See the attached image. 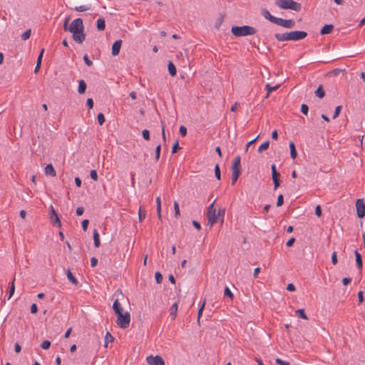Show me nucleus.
<instances>
[{"label":"nucleus","instance_id":"obj_10","mask_svg":"<svg viewBox=\"0 0 365 365\" xmlns=\"http://www.w3.org/2000/svg\"><path fill=\"white\" fill-rule=\"evenodd\" d=\"M51 207V212L50 213L51 222L53 226H57L58 227H61V223L60 219L58 217V215L54 210L53 207Z\"/></svg>","mask_w":365,"mask_h":365},{"label":"nucleus","instance_id":"obj_30","mask_svg":"<svg viewBox=\"0 0 365 365\" xmlns=\"http://www.w3.org/2000/svg\"><path fill=\"white\" fill-rule=\"evenodd\" d=\"M357 216L362 218L365 216V207H356Z\"/></svg>","mask_w":365,"mask_h":365},{"label":"nucleus","instance_id":"obj_51","mask_svg":"<svg viewBox=\"0 0 365 365\" xmlns=\"http://www.w3.org/2000/svg\"><path fill=\"white\" fill-rule=\"evenodd\" d=\"M308 111H309V106L307 104H302L301 106V112L304 115H307Z\"/></svg>","mask_w":365,"mask_h":365},{"label":"nucleus","instance_id":"obj_29","mask_svg":"<svg viewBox=\"0 0 365 365\" xmlns=\"http://www.w3.org/2000/svg\"><path fill=\"white\" fill-rule=\"evenodd\" d=\"M279 85L271 86L269 84H266V88L267 90V93L266 95V98H268L271 92L276 91L279 88Z\"/></svg>","mask_w":365,"mask_h":365},{"label":"nucleus","instance_id":"obj_3","mask_svg":"<svg viewBox=\"0 0 365 365\" xmlns=\"http://www.w3.org/2000/svg\"><path fill=\"white\" fill-rule=\"evenodd\" d=\"M275 4L282 9H291L299 11L302 9L301 4L294 0H276Z\"/></svg>","mask_w":365,"mask_h":365},{"label":"nucleus","instance_id":"obj_52","mask_svg":"<svg viewBox=\"0 0 365 365\" xmlns=\"http://www.w3.org/2000/svg\"><path fill=\"white\" fill-rule=\"evenodd\" d=\"M83 61L88 66H91L93 65V62L90 60L87 54L84 55Z\"/></svg>","mask_w":365,"mask_h":365},{"label":"nucleus","instance_id":"obj_37","mask_svg":"<svg viewBox=\"0 0 365 365\" xmlns=\"http://www.w3.org/2000/svg\"><path fill=\"white\" fill-rule=\"evenodd\" d=\"M215 175L218 180L221 179L220 168L218 164L215 166Z\"/></svg>","mask_w":365,"mask_h":365},{"label":"nucleus","instance_id":"obj_11","mask_svg":"<svg viewBox=\"0 0 365 365\" xmlns=\"http://www.w3.org/2000/svg\"><path fill=\"white\" fill-rule=\"evenodd\" d=\"M241 157L240 155H237L234 158L233 163L232 165V171L234 173H241Z\"/></svg>","mask_w":365,"mask_h":365},{"label":"nucleus","instance_id":"obj_25","mask_svg":"<svg viewBox=\"0 0 365 365\" xmlns=\"http://www.w3.org/2000/svg\"><path fill=\"white\" fill-rule=\"evenodd\" d=\"M290 156L292 159H295L297 156V152L293 141L289 143Z\"/></svg>","mask_w":365,"mask_h":365},{"label":"nucleus","instance_id":"obj_62","mask_svg":"<svg viewBox=\"0 0 365 365\" xmlns=\"http://www.w3.org/2000/svg\"><path fill=\"white\" fill-rule=\"evenodd\" d=\"M97 263H98V259L96 258V257H92L91 259V266L92 267H94L97 265Z\"/></svg>","mask_w":365,"mask_h":365},{"label":"nucleus","instance_id":"obj_35","mask_svg":"<svg viewBox=\"0 0 365 365\" xmlns=\"http://www.w3.org/2000/svg\"><path fill=\"white\" fill-rule=\"evenodd\" d=\"M224 296L229 297L231 300L233 299L234 295L228 287L225 289Z\"/></svg>","mask_w":365,"mask_h":365},{"label":"nucleus","instance_id":"obj_20","mask_svg":"<svg viewBox=\"0 0 365 365\" xmlns=\"http://www.w3.org/2000/svg\"><path fill=\"white\" fill-rule=\"evenodd\" d=\"M45 173L46 175L54 177L56 175V170L51 164H48L45 168Z\"/></svg>","mask_w":365,"mask_h":365},{"label":"nucleus","instance_id":"obj_55","mask_svg":"<svg viewBox=\"0 0 365 365\" xmlns=\"http://www.w3.org/2000/svg\"><path fill=\"white\" fill-rule=\"evenodd\" d=\"M70 20V16H68L67 18H66V19L64 20V23H63V30L65 31H68V21Z\"/></svg>","mask_w":365,"mask_h":365},{"label":"nucleus","instance_id":"obj_22","mask_svg":"<svg viewBox=\"0 0 365 365\" xmlns=\"http://www.w3.org/2000/svg\"><path fill=\"white\" fill-rule=\"evenodd\" d=\"M168 72L171 76L174 77L176 76V74H177L176 67L174 65V63L170 61L168 62Z\"/></svg>","mask_w":365,"mask_h":365},{"label":"nucleus","instance_id":"obj_23","mask_svg":"<svg viewBox=\"0 0 365 365\" xmlns=\"http://www.w3.org/2000/svg\"><path fill=\"white\" fill-rule=\"evenodd\" d=\"M272 176L274 182V189L276 190L280 185V173L278 172L277 173L273 174Z\"/></svg>","mask_w":365,"mask_h":365},{"label":"nucleus","instance_id":"obj_24","mask_svg":"<svg viewBox=\"0 0 365 365\" xmlns=\"http://www.w3.org/2000/svg\"><path fill=\"white\" fill-rule=\"evenodd\" d=\"M86 90V83L83 80L78 81V92L79 94H83Z\"/></svg>","mask_w":365,"mask_h":365},{"label":"nucleus","instance_id":"obj_15","mask_svg":"<svg viewBox=\"0 0 365 365\" xmlns=\"http://www.w3.org/2000/svg\"><path fill=\"white\" fill-rule=\"evenodd\" d=\"M91 7H92V4L91 3H87L83 5L75 6L73 7H71V9H73L75 11H78V12H83V11L90 10L91 9Z\"/></svg>","mask_w":365,"mask_h":365},{"label":"nucleus","instance_id":"obj_14","mask_svg":"<svg viewBox=\"0 0 365 365\" xmlns=\"http://www.w3.org/2000/svg\"><path fill=\"white\" fill-rule=\"evenodd\" d=\"M122 46V40L115 41L112 46V55L116 56L119 54Z\"/></svg>","mask_w":365,"mask_h":365},{"label":"nucleus","instance_id":"obj_53","mask_svg":"<svg viewBox=\"0 0 365 365\" xmlns=\"http://www.w3.org/2000/svg\"><path fill=\"white\" fill-rule=\"evenodd\" d=\"M179 132L182 137H185L187 135V128L184 125H181Z\"/></svg>","mask_w":365,"mask_h":365},{"label":"nucleus","instance_id":"obj_1","mask_svg":"<svg viewBox=\"0 0 365 365\" xmlns=\"http://www.w3.org/2000/svg\"><path fill=\"white\" fill-rule=\"evenodd\" d=\"M207 215L208 218V225L210 227L218 221L223 223L225 209L221 208V207H218L217 209V207H208Z\"/></svg>","mask_w":365,"mask_h":365},{"label":"nucleus","instance_id":"obj_27","mask_svg":"<svg viewBox=\"0 0 365 365\" xmlns=\"http://www.w3.org/2000/svg\"><path fill=\"white\" fill-rule=\"evenodd\" d=\"M66 275H67V278L73 284H78V280L76 279V278L73 275V274L71 273V270L69 269H67V272H66Z\"/></svg>","mask_w":365,"mask_h":365},{"label":"nucleus","instance_id":"obj_13","mask_svg":"<svg viewBox=\"0 0 365 365\" xmlns=\"http://www.w3.org/2000/svg\"><path fill=\"white\" fill-rule=\"evenodd\" d=\"M261 14L264 16V18L269 20L270 22L275 24H277L279 18H277V17L271 15V14L267 9H263L262 10Z\"/></svg>","mask_w":365,"mask_h":365},{"label":"nucleus","instance_id":"obj_57","mask_svg":"<svg viewBox=\"0 0 365 365\" xmlns=\"http://www.w3.org/2000/svg\"><path fill=\"white\" fill-rule=\"evenodd\" d=\"M88 224H89V221H88V220H83L82 221V223H81V225H82V228H83V230L84 231H86V230H87Z\"/></svg>","mask_w":365,"mask_h":365},{"label":"nucleus","instance_id":"obj_59","mask_svg":"<svg viewBox=\"0 0 365 365\" xmlns=\"http://www.w3.org/2000/svg\"><path fill=\"white\" fill-rule=\"evenodd\" d=\"M259 135H257L255 139L250 140V142H248L246 145V149H245V152H247L248 150V148L249 147L253 144L256 140L257 139L259 138Z\"/></svg>","mask_w":365,"mask_h":365},{"label":"nucleus","instance_id":"obj_6","mask_svg":"<svg viewBox=\"0 0 365 365\" xmlns=\"http://www.w3.org/2000/svg\"><path fill=\"white\" fill-rule=\"evenodd\" d=\"M72 38L78 43H82L86 40L84 29L71 33Z\"/></svg>","mask_w":365,"mask_h":365},{"label":"nucleus","instance_id":"obj_8","mask_svg":"<svg viewBox=\"0 0 365 365\" xmlns=\"http://www.w3.org/2000/svg\"><path fill=\"white\" fill-rule=\"evenodd\" d=\"M276 24L286 29H292L295 26V21L293 19H284L279 18Z\"/></svg>","mask_w":365,"mask_h":365},{"label":"nucleus","instance_id":"obj_19","mask_svg":"<svg viewBox=\"0 0 365 365\" xmlns=\"http://www.w3.org/2000/svg\"><path fill=\"white\" fill-rule=\"evenodd\" d=\"M354 255H355V257H356V267L359 269H361V268L363 267L361 255L356 250L354 251Z\"/></svg>","mask_w":365,"mask_h":365},{"label":"nucleus","instance_id":"obj_64","mask_svg":"<svg viewBox=\"0 0 365 365\" xmlns=\"http://www.w3.org/2000/svg\"><path fill=\"white\" fill-rule=\"evenodd\" d=\"M84 212V210H83V207H77V210H76V215L78 216H80Z\"/></svg>","mask_w":365,"mask_h":365},{"label":"nucleus","instance_id":"obj_43","mask_svg":"<svg viewBox=\"0 0 365 365\" xmlns=\"http://www.w3.org/2000/svg\"><path fill=\"white\" fill-rule=\"evenodd\" d=\"M297 313L298 314L299 317L304 319H307V317L304 312V309H299L297 311Z\"/></svg>","mask_w":365,"mask_h":365},{"label":"nucleus","instance_id":"obj_54","mask_svg":"<svg viewBox=\"0 0 365 365\" xmlns=\"http://www.w3.org/2000/svg\"><path fill=\"white\" fill-rule=\"evenodd\" d=\"M275 363L279 365H289V362L283 361L279 358L275 359Z\"/></svg>","mask_w":365,"mask_h":365},{"label":"nucleus","instance_id":"obj_12","mask_svg":"<svg viewBox=\"0 0 365 365\" xmlns=\"http://www.w3.org/2000/svg\"><path fill=\"white\" fill-rule=\"evenodd\" d=\"M274 37L279 41H292L291 31L286 32L284 34H279V33L275 34Z\"/></svg>","mask_w":365,"mask_h":365},{"label":"nucleus","instance_id":"obj_63","mask_svg":"<svg viewBox=\"0 0 365 365\" xmlns=\"http://www.w3.org/2000/svg\"><path fill=\"white\" fill-rule=\"evenodd\" d=\"M287 289L289 292H294L295 290V286L293 284L289 283L287 284Z\"/></svg>","mask_w":365,"mask_h":365},{"label":"nucleus","instance_id":"obj_34","mask_svg":"<svg viewBox=\"0 0 365 365\" xmlns=\"http://www.w3.org/2000/svg\"><path fill=\"white\" fill-rule=\"evenodd\" d=\"M113 339V336L109 332H107L105 336V346H107V344L112 342Z\"/></svg>","mask_w":365,"mask_h":365},{"label":"nucleus","instance_id":"obj_39","mask_svg":"<svg viewBox=\"0 0 365 365\" xmlns=\"http://www.w3.org/2000/svg\"><path fill=\"white\" fill-rule=\"evenodd\" d=\"M220 15H221L220 17L217 19V21L215 22V27L216 29H219L220 26H221L222 23L224 21L225 16L223 14H222Z\"/></svg>","mask_w":365,"mask_h":365},{"label":"nucleus","instance_id":"obj_18","mask_svg":"<svg viewBox=\"0 0 365 365\" xmlns=\"http://www.w3.org/2000/svg\"><path fill=\"white\" fill-rule=\"evenodd\" d=\"M43 53H44V48H42L38 58H37V61H36V67L34 68V73H36L38 72L40 68H41V62H42V58H43Z\"/></svg>","mask_w":365,"mask_h":365},{"label":"nucleus","instance_id":"obj_26","mask_svg":"<svg viewBox=\"0 0 365 365\" xmlns=\"http://www.w3.org/2000/svg\"><path fill=\"white\" fill-rule=\"evenodd\" d=\"M316 96H317L319 98H322L325 96V91L324 90L323 86L319 85L317 90L314 92Z\"/></svg>","mask_w":365,"mask_h":365},{"label":"nucleus","instance_id":"obj_31","mask_svg":"<svg viewBox=\"0 0 365 365\" xmlns=\"http://www.w3.org/2000/svg\"><path fill=\"white\" fill-rule=\"evenodd\" d=\"M269 141L267 140L259 146L258 152L262 153V151L267 150L269 148Z\"/></svg>","mask_w":365,"mask_h":365},{"label":"nucleus","instance_id":"obj_36","mask_svg":"<svg viewBox=\"0 0 365 365\" xmlns=\"http://www.w3.org/2000/svg\"><path fill=\"white\" fill-rule=\"evenodd\" d=\"M97 120H98V123L100 125H102L105 123L106 119H105V116L103 113H99L98 114Z\"/></svg>","mask_w":365,"mask_h":365},{"label":"nucleus","instance_id":"obj_58","mask_svg":"<svg viewBox=\"0 0 365 365\" xmlns=\"http://www.w3.org/2000/svg\"><path fill=\"white\" fill-rule=\"evenodd\" d=\"M86 105L87 106L91 109L93 108V101L92 98H88L86 101Z\"/></svg>","mask_w":365,"mask_h":365},{"label":"nucleus","instance_id":"obj_17","mask_svg":"<svg viewBox=\"0 0 365 365\" xmlns=\"http://www.w3.org/2000/svg\"><path fill=\"white\" fill-rule=\"evenodd\" d=\"M113 309L115 314H120L123 312V307L119 302L118 299H116L113 304Z\"/></svg>","mask_w":365,"mask_h":365},{"label":"nucleus","instance_id":"obj_28","mask_svg":"<svg viewBox=\"0 0 365 365\" xmlns=\"http://www.w3.org/2000/svg\"><path fill=\"white\" fill-rule=\"evenodd\" d=\"M93 240H94V246L96 247H98L101 245L100 242V236L96 230H94L93 231Z\"/></svg>","mask_w":365,"mask_h":365},{"label":"nucleus","instance_id":"obj_32","mask_svg":"<svg viewBox=\"0 0 365 365\" xmlns=\"http://www.w3.org/2000/svg\"><path fill=\"white\" fill-rule=\"evenodd\" d=\"M14 282H15V277L13 278L12 282L9 284L10 290H9V299H10L14 293V291H15Z\"/></svg>","mask_w":365,"mask_h":365},{"label":"nucleus","instance_id":"obj_9","mask_svg":"<svg viewBox=\"0 0 365 365\" xmlns=\"http://www.w3.org/2000/svg\"><path fill=\"white\" fill-rule=\"evenodd\" d=\"M307 33L304 31H291L292 41H297L305 38L307 36Z\"/></svg>","mask_w":365,"mask_h":365},{"label":"nucleus","instance_id":"obj_16","mask_svg":"<svg viewBox=\"0 0 365 365\" xmlns=\"http://www.w3.org/2000/svg\"><path fill=\"white\" fill-rule=\"evenodd\" d=\"M334 30L332 24H325L320 30L321 35L329 34Z\"/></svg>","mask_w":365,"mask_h":365},{"label":"nucleus","instance_id":"obj_56","mask_svg":"<svg viewBox=\"0 0 365 365\" xmlns=\"http://www.w3.org/2000/svg\"><path fill=\"white\" fill-rule=\"evenodd\" d=\"M284 203V197L282 195H279L277 197V205H282Z\"/></svg>","mask_w":365,"mask_h":365},{"label":"nucleus","instance_id":"obj_40","mask_svg":"<svg viewBox=\"0 0 365 365\" xmlns=\"http://www.w3.org/2000/svg\"><path fill=\"white\" fill-rule=\"evenodd\" d=\"M31 29L26 30L21 35V39L24 40V41H26V40L29 39L30 38V36H31Z\"/></svg>","mask_w":365,"mask_h":365},{"label":"nucleus","instance_id":"obj_5","mask_svg":"<svg viewBox=\"0 0 365 365\" xmlns=\"http://www.w3.org/2000/svg\"><path fill=\"white\" fill-rule=\"evenodd\" d=\"M84 28L83 19L81 18H77L74 19L68 26V31L71 33L81 30Z\"/></svg>","mask_w":365,"mask_h":365},{"label":"nucleus","instance_id":"obj_48","mask_svg":"<svg viewBox=\"0 0 365 365\" xmlns=\"http://www.w3.org/2000/svg\"><path fill=\"white\" fill-rule=\"evenodd\" d=\"M155 278L156 282L158 284L161 283L163 281V276L159 272H155Z\"/></svg>","mask_w":365,"mask_h":365},{"label":"nucleus","instance_id":"obj_2","mask_svg":"<svg viewBox=\"0 0 365 365\" xmlns=\"http://www.w3.org/2000/svg\"><path fill=\"white\" fill-rule=\"evenodd\" d=\"M231 33L236 37H242L255 34L257 33V29L247 25L242 26H233L231 28Z\"/></svg>","mask_w":365,"mask_h":365},{"label":"nucleus","instance_id":"obj_45","mask_svg":"<svg viewBox=\"0 0 365 365\" xmlns=\"http://www.w3.org/2000/svg\"><path fill=\"white\" fill-rule=\"evenodd\" d=\"M181 148L179 146L178 141L177 140L172 147V153H176Z\"/></svg>","mask_w":365,"mask_h":365},{"label":"nucleus","instance_id":"obj_38","mask_svg":"<svg viewBox=\"0 0 365 365\" xmlns=\"http://www.w3.org/2000/svg\"><path fill=\"white\" fill-rule=\"evenodd\" d=\"M178 310V304L176 303L173 304L171 307V312L170 316L173 319L176 317V312Z\"/></svg>","mask_w":365,"mask_h":365},{"label":"nucleus","instance_id":"obj_44","mask_svg":"<svg viewBox=\"0 0 365 365\" xmlns=\"http://www.w3.org/2000/svg\"><path fill=\"white\" fill-rule=\"evenodd\" d=\"M341 108H342V106H337L336 108H335V110H334V115H333V118L335 119L336 118L341 110Z\"/></svg>","mask_w":365,"mask_h":365},{"label":"nucleus","instance_id":"obj_60","mask_svg":"<svg viewBox=\"0 0 365 365\" xmlns=\"http://www.w3.org/2000/svg\"><path fill=\"white\" fill-rule=\"evenodd\" d=\"M331 262L334 264H336L337 263V257L336 252H334L331 255Z\"/></svg>","mask_w":365,"mask_h":365},{"label":"nucleus","instance_id":"obj_42","mask_svg":"<svg viewBox=\"0 0 365 365\" xmlns=\"http://www.w3.org/2000/svg\"><path fill=\"white\" fill-rule=\"evenodd\" d=\"M205 301L203 302L202 306L200 307V309L198 310V312H197V322L198 323H200V317L202 314V312H203V310H204V307H205Z\"/></svg>","mask_w":365,"mask_h":365},{"label":"nucleus","instance_id":"obj_46","mask_svg":"<svg viewBox=\"0 0 365 365\" xmlns=\"http://www.w3.org/2000/svg\"><path fill=\"white\" fill-rule=\"evenodd\" d=\"M241 173H234L232 174V185H235Z\"/></svg>","mask_w":365,"mask_h":365},{"label":"nucleus","instance_id":"obj_49","mask_svg":"<svg viewBox=\"0 0 365 365\" xmlns=\"http://www.w3.org/2000/svg\"><path fill=\"white\" fill-rule=\"evenodd\" d=\"M50 346H51V342L48 340L43 341L41 344V347L43 349H48L50 347Z\"/></svg>","mask_w":365,"mask_h":365},{"label":"nucleus","instance_id":"obj_41","mask_svg":"<svg viewBox=\"0 0 365 365\" xmlns=\"http://www.w3.org/2000/svg\"><path fill=\"white\" fill-rule=\"evenodd\" d=\"M160 151H161V145L159 144L155 148V160H158L160 155Z\"/></svg>","mask_w":365,"mask_h":365},{"label":"nucleus","instance_id":"obj_61","mask_svg":"<svg viewBox=\"0 0 365 365\" xmlns=\"http://www.w3.org/2000/svg\"><path fill=\"white\" fill-rule=\"evenodd\" d=\"M37 311H38L37 305L36 304H32L31 306V312L32 314H35L37 312Z\"/></svg>","mask_w":365,"mask_h":365},{"label":"nucleus","instance_id":"obj_50","mask_svg":"<svg viewBox=\"0 0 365 365\" xmlns=\"http://www.w3.org/2000/svg\"><path fill=\"white\" fill-rule=\"evenodd\" d=\"M90 176H91V179H93V180H95V181L98 180V177L97 171L96 170H91Z\"/></svg>","mask_w":365,"mask_h":365},{"label":"nucleus","instance_id":"obj_21","mask_svg":"<svg viewBox=\"0 0 365 365\" xmlns=\"http://www.w3.org/2000/svg\"><path fill=\"white\" fill-rule=\"evenodd\" d=\"M96 28L98 31H102L106 29V21L103 18H99L96 22Z\"/></svg>","mask_w":365,"mask_h":365},{"label":"nucleus","instance_id":"obj_47","mask_svg":"<svg viewBox=\"0 0 365 365\" xmlns=\"http://www.w3.org/2000/svg\"><path fill=\"white\" fill-rule=\"evenodd\" d=\"M142 135L145 140H150V131L148 130H143L142 131Z\"/></svg>","mask_w":365,"mask_h":365},{"label":"nucleus","instance_id":"obj_33","mask_svg":"<svg viewBox=\"0 0 365 365\" xmlns=\"http://www.w3.org/2000/svg\"><path fill=\"white\" fill-rule=\"evenodd\" d=\"M145 215H146V212L144 210L143 207H139V210H138L139 220L142 221L145 217Z\"/></svg>","mask_w":365,"mask_h":365},{"label":"nucleus","instance_id":"obj_7","mask_svg":"<svg viewBox=\"0 0 365 365\" xmlns=\"http://www.w3.org/2000/svg\"><path fill=\"white\" fill-rule=\"evenodd\" d=\"M149 365H165V361L160 356H148L146 359Z\"/></svg>","mask_w":365,"mask_h":365},{"label":"nucleus","instance_id":"obj_4","mask_svg":"<svg viewBox=\"0 0 365 365\" xmlns=\"http://www.w3.org/2000/svg\"><path fill=\"white\" fill-rule=\"evenodd\" d=\"M117 315V325L121 329H126L128 327L130 322V315L129 312L118 314Z\"/></svg>","mask_w":365,"mask_h":365}]
</instances>
